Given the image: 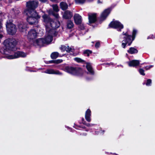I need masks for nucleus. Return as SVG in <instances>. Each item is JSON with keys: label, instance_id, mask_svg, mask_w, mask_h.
I'll return each instance as SVG.
<instances>
[{"label": "nucleus", "instance_id": "6e6552de", "mask_svg": "<svg viewBox=\"0 0 155 155\" xmlns=\"http://www.w3.org/2000/svg\"><path fill=\"white\" fill-rule=\"evenodd\" d=\"M110 27L119 29L118 30L119 31H120V30L124 28L123 25L118 21H113L111 22L109 25Z\"/></svg>", "mask_w": 155, "mask_h": 155}, {"label": "nucleus", "instance_id": "2eb2a0df", "mask_svg": "<svg viewBox=\"0 0 155 155\" xmlns=\"http://www.w3.org/2000/svg\"><path fill=\"white\" fill-rule=\"evenodd\" d=\"M110 13V10L109 9H107L105 10L102 13L101 19L102 20H104Z\"/></svg>", "mask_w": 155, "mask_h": 155}, {"label": "nucleus", "instance_id": "393cba45", "mask_svg": "<svg viewBox=\"0 0 155 155\" xmlns=\"http://www.w3.org/2000/svg\"><path fill=\"white\" fill-rule=\"evenodd\" d=\"M75 61L78 63H83L84 62V61L79 58H74Z\"/></svg>", "mask_w": 155, "mask_h": 155}, {"label": "nucleus", "instance_id": "b1692460", "mask_svg": "<svg viewBox=\"0 0 155 155\" xmlns=\"http://www.w3.org/2000/svg\"><path fill=\"white\" fill-rule=\"evenodd\" d=\"M58 55L59 53L58 52H54L51 54V56L52 59H55L57 58Z\"/></svg>", "mask_w": 155, "mask_h": 155}, {"label": "nucleus", "instance_id": "aec40b11", "mask_svg": "<svg viewBox=\"0 0 155 155\" xmlns=\"http://www.w3.org/2000/svg\"><path fill=\"white\" fill-rule=\"evenodd\" d=\"M86 67L88 71L91 74H94V71L93 70L90 64L88 63H87Z\"/></svg>", "mask_w": 155, "mask_h": 155}, {"label": "nucleus", "instance_id": "79ce46f5", "mask_svg": "<svg viewBox=\"0 0 155 155\" xmlns=\"http://www.w3.org/2000/svg\"><path fill=\"white\" fill-rule=\"evenodd\" d=\"M85 125L88 127H90L93 125V124H90L89 123L86 124H85Z\"/></svg>", "mask_w": 155, "mask_h": 155}, {"label": "nucleus", "instance_id": "bb28decb", "mask_svg": "<svg viewBox=\"0 0 155 155\" xmlns=\"http://www.w3.org/2000/svg\"><path fill=\"white\" fill-rule=\"evenodd\" d=\"M52 7L54 11L55 12H58L59 11L58 6L57 5H52Z\"/></svg>", "mask_w": 155, "mask_h": 155}, {"label": "nucleus", "instance_id": "ea45409f", "mask_svg": "<svg viewBox=\"0 0 155 155\" xmlns=\"http://www.w3.org/2000/svg\"><path fill=\"white\" fill-rule=\"evenodd\" d=\"M100 45V44L99 42H97L96 43L95 45V46L97 48H98L99 47Z\"/></svg>", "mask_w": 155, "mask_h": 155}, {"label": "nucleus", "instance_id": "37998d69", "mask_svg": "<svg viewBox=\"0 0 155 155\" xmlns=\"http://www.w3.org/2000/svg\"><path fill=\"white\" fill-rule=\"evenodd\" d=\"M64 70L66 72H68V68L67 67L65 68L64 69Z\"/></svg>", "mask_w": 155, "mask_h": 155}, {"label": "nucleus", "instance_id": "a878e982", "mask_svg": "<svg viewBox=\"0 0 155 155\" xmlns=\"http://www.w3.org/2000/svg\"><path fill=\"white\" fill-rule=\"evenodd\" d=\"M3 34L2 24L0 22V38H2L3 37Z\"/></svg>", "mask_w": 155, "mask_h": 155}, {"label": "nucleus", "instance_id": "e433bc0d", "mask_svg": "<svg viewBox=\"0 0 155 155\" xmlns=\"http://www.w3.org/2000/svg\"><path fill=\"white\" fill-rule=\"evenodd\" d=\"M79 27L81 30H84V26L83 24H80L79 25Z\"/></svg>", "mask_w": 155, "mask_h": 155}, {"label": "nucleus", "instance_id": "6ab92c4d", "mask_svg": "<svg viewBox=\"0 0 155 155\" xmlns=\"http://www.w3.org/2000/svg\"><path fill=\"white\" fill-rule=\"evenodd\" d=\"M60 6L61 9L63 10H66L68 7L67 4L64 2H62L60 3Z\"/></svg>", "mask_w": 155, "mask_h": 155}, {"label": "nucleus", "instance_id": "39448f33", "mask_svg": "<svg viewBox=\"0 0 155 155\" xmlns=\"http://www.w3.org/2000/svg\"><path fill=\"white\" fill-rule=\"evenodd\" d=\"M68 73L78 76H81L83 74L82 69L80 68L70 67L68 68Z\"/></svg>", "mask_w": 155, "mask_h": 155}, {"label": "nucleus", "instance_id": "9b49d317", "mask_svg": "<svg viewBox=\"0 0 155 155\" xmlns=\"http://www.w3.org/2000/svg\"><path fill=\"white\" fill-rule=\"evenodd\" d=\"M44 21L46 24V31H47L49 30V28L48 26L51 21V19L47 15L45 14L42 16Z\"/></svg>", "mask_w": 155, "mask_h": 155}, {"label": "nucleus", "instance_id": "423d86ee", "mask_svg": "<svg viewBox=\"0 0 155 155\" xmlns=\"http://www.w3.org/2000/svg\"><path fill=\"white\" fill-rule=\"evenodd\" d=\"M38 1H29L27 3V6L28 8V10L26 12H31L32 10H35V9L38 7Z\"/></svg>", "mask_w": 155, "mask_h": 155}, {"label": "nucleus", "instance_id": "a19ab883", "mask_svg": "<svg viewBox=\"0 0 155 155\" xmlns=\"http://www.w3.org/2000/svg\"><path fill=\"white\" fill-rule=\"evenodd\" d=\"M153 67L152 65H150L149 66H147L145 68L147 70H148L151 67Z\"/></svg>", "mask_w": 155, "mask_h": 155}, {"label": "nucleus", "instance_id": "7c9ffc66", "mask_svg": "<svg viewBox=\"0 0 155 155\" xmlns=\"http://www.w3.org/2000/svg\"><path fill=\"white\" fill-rule=\"evenodd\" d=\"M152 81L151 79H148L147 80L146 85L147 86H150L151 84Z\"/></svg>", "mask_w": 155, "mask_h": 155}, {"label": "nucleus", "instance_id": "412c9836", "mask_svg": "<svg viewBox=\"0 0 155 155\" xmlns=\"http://www.w3.org/2000/svg\"><path fill=\"white\" fill-rule=\"evenodd\" d=\"M127 52L130 54H133L137 53L138 51L134 48L131 47L127 51Z\"/></svg>", "mask_w": 155, "mask_h": 155}, {"label": "nucleus", "instance_id": "ddd939ff", "mask_svg": "<svg viewBox=\"0 0 155 155\" xmlns=\"http://www.w3.org/2000/svg\"><path fill=\"white\" fill-rule=\"evenodd\" d=\"M88 17L89 21L91 23H93L97 20L96 14H89Z\"/></svg>", "mask_w": 155, "mask_h": 155}, {"label": "nucleus", "instance_id": "c03bdc74", "mask_svg": "<svg viewBox=\"0 0 155 155\" xmlns=\"http://www.w3.org/2000/svg\"><path fill=\"white\" fill-rule=\"evenodd\" d=\"M42 2H45L46 1V0H39Z\"/></svg>", "mask_w": 155, "mask_h": 155}, {"label": "nucleus", "instance_id": "a18cd8bd", "mask_svg": "<svg viewBox=\"0 0 155 155\" xmlns=\"http://www.w3.org/2000/svg\"><path fill=\"white\" fill-rule=\"evenodd\" d=\"M97 2L98 3H100L101 2H100L99 0H98L97 1Z\"/></svg>", "mask_w": 155, "mask_h": 155}, {"label": "nucleus", "instance_id": "473e14b6", "mask_svg": "<svg viewBox=\"0 0 155 155\" xmlns=\"http://www.w3.org/2000/svg\"><path fill=\"white\" fill-rule=\"evenodd\" d=\"M139 71L141 74L143 75H145L144 73V70L142 69H140L139 70Z\"/></svg>", "mask_w": 155, "mask_h": 155}, {"label": "nucleus", "instance_id": "0eeeda50", "mask_svg": "<svg viewBox=\"0 0 155 155\" xmlns=\"http://www.w3.org/2000/svg\"><path fill=\"white\" fill-rule=\"evenodd\" d=\"M52 41V38L51 36L49 37V40H44V38H40L36 40L35 43L40 46H43L45 44H48Z\"/></svg>", "mask_w": 155, "mask_h": 155}, {"label": "nucleus", "instance_id": "49530a36", "mask_svg": "<svg viewBox=\"0 0 155 155\" xmlns=\"http://www.w3.org/2000/svg\"><path fill=\"white\" fill-rule=\"evenodd\" d=\"M72 35V33L71 35L70 36V37H71V36Z\"/></svg>", "mask_w": 155, "mask_h": 155}, {"label": "nucleus", "instance_id": "a211bd4d", "mask_svg": "<svg viewBox=\"0 0 155 155\" xmlns=\"http://www.w3.org/2000/svg\"><path fill=\"white\" fill-rule=\"evenodd\" d=\"M140 63V61L137 60H133L128 63L129 66L130 67H136L138 66Z\"/></svg>", "mask_w": 155, "mask_h": 155}, {"label": "nucleus", "instance_id": "dca6fc26", "mask_svg": "<svg viewBox=\"0 0 155 155\" xmlns=\"http://www.w3.org/2000/svg\"><path fill=\"white\" fill-rule=\"evenodd\" d=\"M74 19L77 24H81V17L78 14H76L74 16Z\"/></svg>", "mask_w": 155, "mask_h": 155}, {"label": "nucleus", "instance_id": "1a4fd4ad", "mask_svg": "<svg viewBox=\"0 0 155 155\" xmlns=\"http://www.w3.org/2000/svg\"><path fill=\"white\" fill-rule=\"evenodd\" d=\"M49 25L51 27V28H49V27L48 26L49 28V30L51 29L52 30V32H53V29L58 28L60 26V23L57 20L53 21L52 20L51 21H50ZM48 31H49V30H48Z\"/></svg>", "mask_w": 155, "mask_h": 155}, {"label": "nucleus", "instance_id": "c85d7f7f", "mask_svg": "<svg viewBox=\"0 0 155 155\" xmlns=\"http://www.w3.org/2000/svg\"><path fill=\"white\" fill-rule=\"evenodd\" d=\"M60 49L62 51H64L66 50L67 49V47L64 45H62L60 48Z\"/></svg>", "mask_w": 155, "mask_h": 155}, {"label": "nucleus", "instance_id": "72a5a7b5", "mask_svg": "<svg viewBox=\"0 0 155 155\" xmlns=\"http://www.w3.org/2000/svg\"><path fill=\"white\" fill-rule=\"evenodd\" d=\"M12 11L13 12H14V14L15 15H17L19 14L20 12L18 10L16 9H15V10L14 9H13Z\"/></svg>", "mask_w": 155, "mask_h": 155}, {"label": "nucleus", "instance_id": "c9c22d12", "mask_svg": "<svg viewBox=\"0 0 155 155\" xmlns=\"http://www.w3.org/2000/svg\"><path fill=\"white\" fill-rule=\"evenodd\" d=\"M77 2L79 3H82L84 2L85 0H75Z\"/></svg>", "mask_w": 155, "mask_h": 155}, {"label": "nucleus", "instance_id": "c756f323", "mask_svg": "<svg viewBox=\"0 0 155 155\" xmlns=\"http://www.w3.org/2000/svg\"><path fill=\"white\" fill-rule=\"evenodd\" d=\"M74 49L71 48H68V53L72 52V53H70V54H74L73 52L74 51Z\"/></svg>", "mask_w": 155, "mask_h": 155}, {"label": "nucleus", "instance_id": "58836bf2", "mask_svg": "<svg viewBox=\"0 0 155 155\" xmlns=\"http://www.w3.org/2000/svg\"><path fill=\"white\" fill-rule=\"evenodd\" d=\"M73 16V14L72 13L68 12V19L71 18Z\"/></svg>", "mask_w": 155, "mask_h": 155}, {"label": "nucleus", "instance_id": "f8f14e48", "mask_svg": "<svg viewBox=\"0 0 155 155\" xmlns=\"http://www.w3.org/2000/svg\"><path fill=\"white\" fill-rule=\"evenodd\" d=\"M45 73L49 74H55L58 75H61L62 73L60 72L59 71L55 70L53 69H47L44 72Z\"/></svg>", "mask_w": 155, "mask_h": 155}, {"label": "nucleus", "instance_id": "5701e85b", "mask_svg": "<svg viewBox=\"0 0 155 155\" xmlns=\"http://www.w3.org/2000/svg\"><path fill=\"white\" fill-rule=\"evenodd\" d=\"M74 24L71 20H68V30L70 29L69 31L71 32L74 27Z\"/></svg>", "mask_w": 155, "mask_h": 155}, {"label": "nucleus", "instance_id": "f704fd0d", "mask_svg": "<svg viewBox=\"0 0 155 155\" xmlns=\"http://www.w3.org/2000/svg\"><path fill=\"white\" fill-rule=\"evenodd\" d=\"M62 61V60L58 59L55 60L54 63L56 64H58L61 63Z\"/></svg>", "mask_w": 155, "mask_h": 155}, {"label": "nucleus", "instance_id": "9d476101", "mask_svg": "<svg viewBox=\"0 0 155 155\" xmlns=\"http://www.w3.org/2000/svg\"><path fill=\"white\" fill-rule=\"evenodd\" d=\"M37 36V34L36 31L31 29L28 31L27 37L29 40H32L36 38Z\"/></svg>", "mask_w": 155, "mask_h": 155}, {"label": "nucleus", "instance_id": "4be33fe9", "mask_svg": "<svg viewBox=\"0 0 155 155\" xmlns=\"http://www.w3.org/2000/svg\"><path fill=\"white\" fill-rule=\"evenodd\" d=\"M46 32H48V33L47 34V35L45 36V38H44V40H49V37L50 36L51 37L52 40V35L53 34V32H52V30L51 29L50 30H49V31H46Z\"/></svg>", "mask_w": 155, "mask_h": 155}, {"label": "nucleus", "instance_id": "f03ea898", "mask_svg": "<svg viewBox=\"0 0 155 155\" xmlns=\"http://www.w3.org/2000/svg\"><path fill=\"white\" fill-rule=\"evenodd\" d=\"M26 13L28 16L27 21L29 24L34 25L38 23V20L40 18L41 16L38 14L35 10L26 12Z\"/></svg>", "mask_w": 155, "mask_h": 155}, {"label": "nucleus", "instance_id": "20e7f679", "mask_svg": "<svg viewBox=\"0 0 155 155\" xmlns=\"http://www.w3.org/2000/svg\"><path fill=\"white\" fill-rule=\"evenodd\" d=\"M6 27L8 33L11 35L15 34L16 32L17 29L15 25L11 22L7 21Z\"/></svg>", "mask_w": 155, "mask_h": 155}, {"label": "nucleus", "instance_id": "f257e3e1", "mask_svg": "<svg viewBox=\"0 0 155 155\" xmlns=\"http://www.w3.org/2000/svg\"><path fill=\"white\" fill-rule=\"evenodd\" d=\"M17 42V41L13 38H9L4 41V47L0 50V52L5 55V57L10 59L26 56L27 54L22 52L18 51L15 53L14 55L12 54L16 49L15 46Z\"/></svg>", "mask_w": 155, "mask_h": 155}, {"label": "nucleus", "instance_id": "4c0bfd02", "mask_svg": "<svg viewBox=\"0 0 155 155\" xmlns=\"http://www.w3.org/2000/svg\"><path fill=\"white\" fill-rule=\"evenodd\" d=\"M52 15L56 18H58L59 17V15L57 13H55L54 12H52Z\"/></svg>", "mask_w": 155, "mask_h": 155}, {"label": "nucleus", "instance_id": "4468645a", "mask_svg": "<svg viewBox=\"0 0 155 155\" xmlns=\"http://www.w3.org/2000/svg\"><path fill=\"white\" fill-rule=\"evenodd\" d=\"M18 28L20 32H24L26 30V25L24 22H21L18 24Z\"/></svg>", "mask_w": 155, "mask_h": 155}, {"label": "nucleus", "instance_id": "7ed1b4c3", "mask_svg": "<svg viewBox=\"0 0 155 155\" xmlns=\"http://www.w3.org/2000/svg\"><path fill=\"white\" fill-rule=\"evenodd\" d=\"M137 32L136 30L134 29L133 30L132 34V40H131L132 37L131 35H129L127 33H124V32H123L122 35L125 36L123 37L124 40L122 41V46L123 48H124L127 44L128 45H131L135 38Z\"/></svg>", "mask_w": 155, "mask_h": 155}, {"label": "nucleus", "instance_id": "f3484780", "mask_svg": "<svg viewBox=\"0 0 155 155\" xmlns=\"http://www.w3.org/2000/svg\"><path fill=\"white\" fill-rule=\"evenodd\" d=\"M91 111L90 109H88L85 112V118L86 120L88 122H90L91 121Z\"/></svg>", "mask_w": 155, "mask_h": 155}, {"label": "nucleus", "instance_id": "2f4dec72", "mask_svg": "<svg viewBox=\"0 0 155 155\" xmlns=\"http://www.w3.org/2000/svg\"><path fill=\"white\" fill-rule=\"evenodd\" d=\"M63 17L66 19L68 18V14L67 12H65L63 15Z\"/></svg>", "mask_w": 155, "mask_h": 155}, {"label": "nucleus", "instance_id": "de8ad7c7", "mask_svg": "<svg viewBox=\"0 0 155 155\" xmlns=\"http://www.w3.org/2000/svg\"><path fill=\"white\" fill-rule=\"evenodd\" d=\"M2 38H0V39H1Z\"/></svg>", "mask_w": 155, "mask_h": 155}, {"label": "nucleus", "instance_id": "cd10ccee", "mask_svg": "<svg viewBox=\"0 0 155 155\" xmlns=\"http://www.w3.org/2000/svg\"><path fill=\"white\" fill-rule=\"evenodd\" d=\"M92 52L91 51L89 50H86L84 51V54H87V56H89V54H91Z\"/></svg>", "mask_w": 155, "mask_h": 155}]
</instances>
